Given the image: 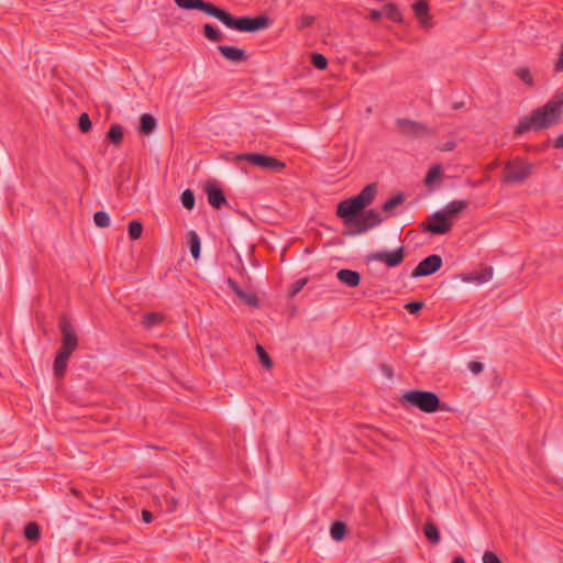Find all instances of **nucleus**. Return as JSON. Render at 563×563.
<instances>
[{
    "label": "nucleus",
    "instance_id": "49",
    "mask_svg": "<svg viewBox=\"0 0 563 563\" xmlns=\"http://www.w3.org/2000/svg\"><path fill=\"white\" fill-rule=\"evenodd\" d=\"M380 16H382V12H379V11H377V10H373V11L371 12V18H372L373 20H375V21H376V20H378Z\"/></svg>",
    "mask_w": 563,
    "mask_h": 563
},
{
    "label": "nucleus",
    "instance_id": "3",
    "mask_svg": "<svg viewBox=\"0 0 563 563\" xmlns=\"http://www.w3.org/2000/svg\"><path fill=\"white\" fill-rule=\"evenodd\" d=\"M563 107V91H559L544 106L531 111L530 115L522 118L515 133L520 135L532 130L539 132L549 129L561 121Z\"/></svg>",
    "mask_w": 563,
    "mask_h": 563
},
{
    "label": "nucleus",
    "instance_id": "30",
    "mask_svg": "<svg viewBox=\"0 0 563 563\" xmlns=\"http://www.w3.org/2000/svg\"><path fill=\"white\" fill-rule=\"evenodd\" d=\"M441 175H442V167H441V165L432 166L429 169V172H428V174H427V176L424 178L426 186H428V187L432 186L433 183L441 177Z\"/></svg>",
    "mask_w": 563,
    "mask_h": 563
},
{
    "label": "nucleus",
    "instance_id": "36",
    "mask_svg": "<svg viewBox=\"0 0 563 563\" xmlns=\"http://www.w3.org/2000/svg\"><path fill=\"white\" fill-rule=\"evenodd\" d=\"M78 128L82 133H88L92 129V122L88 113L84 112L79 115Z\"/></svg>",
    "mask_w": 563,
    "mask_h": 563
},
{
    "label": "nucleus",
    "instance_id": "37",
    "mask_svg": "<svg viewBox=\"0 0 563 563\" xmlns=\"http://www.w3.org/2000/svg\"><path fill=\"white\" fill-rule=\"evenodd\" d=\"M311 64L320 70H323L328 67V60L323 54L312 53L311 54Z\"/></svg>",
    "mask_w": 563,
    "mask_h": 563
},
{
    "label": "nucleus",
    "instance_id": "1",
    "mask_svg": "<svg viewBox=\"0 0 563 563\" xmlns=\"http://www.w3.org/2000/svg\"><path fill=\"white\" fill-rule=\"evenodd\" d=\"M377 194L376 184L366 185L358 195L338 203L336 216L343 220V235L355 236L378 227L384 219L375 209L363 210L369 206Z\"/></svg>",
    "mask_w": 563,
    "mask_h": 563
},
{
    "label": "nucleus",
    "instance_id": "46",
    "mask_svg": "<svg viewBox=\"0 0 563 563\" xmlns=\"http://www.w3.org/2000/svg\"><path fill=\"white\" fill-rule=\"evenodd\" d=\"M142 519L145 523H151L153 521L152 512L146 509L142 510Z\"/></svg>",
    "mask_w": 563,
    "mask_h": 563
},
{
    "label": "nucleus",
    "instance_id": "5",
    "mask_svg": "<svg viewBox=\"0 0 563 563\" xmlns=\"http://www.w3.org/2000/svg\"><path fill=\"white\" fill-rule=\"evenodd\" d=\"M533 165L523 158L516 157L505 164L501 181L508 185L525 183L532 174Z\"/></svg>",
    "mask_w": 563,
    "mask_h": 563
},
{
    "label": "nucleus",
    "instance_id": "6",
    "mask_svg": "<svg viewBox=\"0 0 563 563\" xmlns=\"http://www.w3.org/2000/svg\"><path fill=\"white\" fill-rule=\"evenodd\" d=\"M239 161H246L264 170L282 172L286 164L274 156H268L261 153H245L236 157Z\"/></svg>",
    "mask_w": 563,
    "mask_h": 563
},
{
    "label": "nucleus",
    "instance_id": "17",
    "mask_svg": "<svg viewBox=\"0 0 563 563\" xmlns=\"http://www.w3.org/2000/svg\"><path fill=\"white\" fill-rule=\"evenodd\" d=\"M467 206L468 202L466 200H453L449 202L441 212H444L451 220V218H456L461 212H463Z\"/></svg>",
    "mask_w": 563,
    "mask_h": 563
},
{
    "label": "nucleus",
    "instance_id": "40",
    "mask_svg": "<svg viewBox=\"0 0 563 563\" xmlns=\"http://www.w3.org/2000/svg\"><path fill=\"white\" fill-rule=\"evenodd\" d=\"M483 563H501V561L494 552L486 551L483 555Z\"/></svg>",
    "mask_w": 563,
    "mask_h": 563
},
{
    "label": "nucleus",
    "instance_id": "13",
    "mask_svg": "<svg viewBox=\"0 0 563 563\" xmlns=\"http://www.w3.org/2000/svg\"><path fill=\"white\" fill-rule=\"evenodd\" d=\"M218 51L225 59L232 63H243L249 58L244 49L235 46L219 45Z\"/></svg>",
    "mask_w": 563,
    "mask_h": 563
},
{
    "label": "nucleus",
    "instance_id": "33",
    "mask_svg": "<svg viewBox=\"0 0 563 563\" xmlns=\"http://www.w3.org/2000/svg\"><path fill=\"white\" fill-rule=\"evenodd\" d=\"M93 221L98 228H108L110 225V217L106 211H97L93 214Z\"/></svg>",
    "mask_w": 563,
    "mask_h": 563
},
{
    "label": "nucleus",
    "instance_id": "22",
    "mask_svg": "<svg viewBox=\"0 0 563 563\" xmlns=\"http://www.w3.org/2000/svg\"><path fill=\"white\" fill-rule=\"evenodd\" d=\"M405 199V194L398 192L382 206L383 212L387 213L388 216H394V209L401 206Z\"/></svg>",
    "mask_w": 563,
    "mask_h": 563
},
{
    "label": "nucleus",
    "instance_id": "24",
    "mask_svg": "<svg viewBox=\"0 0 563 563\" xmlns=\"http://www.w3.org/2000/svg\"><path fill=\"white\" fill-rule=\"evenodd\" d=\"M202 33L210 42H220L223 40V33L210 23H206L202 26Z\"/></svg>",
    "mask_w": 563,
    "mask_h": 563
},
{
    "label": "nucleus",
    "instance_id": "44",
    "mask_svg": "<svg viewBox=\"0 0 563 563\" xmlns=\"http://www.w3.org/2000/svg\"><path fill=\"white\" fill-rule=\"evenodd\" d=\"M554 67L556 71H563V44L561 46V52L559 54V58L555 62Z\"/></svg>",
    "mask_w": 563,
    "mask_h": 563
},
{
    "label": "nucleus",
    "instance_id": "11",
    "mask_svg": "<svg viewBox=\"0 0 563 563\" xmlns=\"http://www.w3.org/2000/svg\"><path fill=\"white\" fill-rule=\"evenodd\" d=\"M443 265L442 257L438 254H432L423 258L412 271L411 277H424L437 273Z\"/></svg>",
    "mask_w": 563,
    "mask_h": 563
},
{
    "label": "nucleus",
    "instance_id": "19",
    "mask_svg": "<svg viewBox=\"0 0 563 563\" xmlns=\"http://www.w3.org/2000/svg\"><path fill=\"white\" fill-rule=\"evenodd\" d=\"M492 277H493V268L492 267H485L479 273L462 275V279L464 282H476L478 284L486 283Z\"/></svg>",
    "mask_w": 563,
    "mask_h": 563
},
{
    "label": "nucleus",
    "instance_id": "35",
    "mask_svg": "<svg viewBox=\"0 0 563 563\" xmlns=\"http://www.w3.org/2000/svg\"><path fill=\"white\" fill-rule=\"evenodd\" d=\"M239 299H241L245 305L250 307H257L258 306V298L253 292H245L242 290L238 296Z\"/></svg>",
    "mask_w": 563,
    "mask_h": 563
},
{
    "label": "nucleus",
    "instance_id": "29",
    "mask_svg": "<svg viewBox=\"0 0 563 563\" xmlns=\"http://www.w3.org/2000/svg\"><path fill=\"white\" fill-rule=\"evenodd\" d=\"M143 232V224L137 220H132L128 225V233L131 240H139Z\"/></svg>",
    "mask_w": 563,
    "mask_h": 563
},
{
    "label": "nucleus",
    "instance_id": "2",
    "mask_svg": "<svg viewBox=\"0 0 563 563\" xmlns=\"http://www.w3.org/2000/svg\"><path fill=\"white\" fill-rule=\"evenodd\" d=\"M175 3L184 10H199L206 14L219 20L223 25L239 32L254 33L265 30L269 26L271 21L266 15L257 16H234L224 9L203 0H174Z\"/></svg>",
    "mask_w": 563,
    "mask_h": 563
},
{
    "label": "nucleus",
    "instance_id": "45",
    "mask_svg": "<svg viewBox=\"0 0 563 563\" xmlns=\"http://www.w3.org/2000/svg\"><path fill=\"white\" fill-rule=\"evenodd\" d=\"M456 146V143L454 141H449L446 143H444L440 150L441 151H445V152H450V151H453Z\"/></svg>",
    "mask_w": 563,
    "mask_h": 563
},
{
    "label": "nucleus",
    "instance_id": "32",
    "mask_svg": "<svg viewBox=\"0 0 563 563\" xmlns=\"http://www.w3.org/2000/svg\"><path fill=\"white\" fill-rule=\"evenodd\" d=\"M255 350H256L257 356H258L260 361L262 362V364L264 365V367L272 368L273 361H272L271 356L268 355V353L265 351V349L261 344H256Z\"/></svg>",
    "mask_w": 563,
    "mask_h": 563
},
{
    "label": "nucleus",
    "instance_id": "48",
    "mask_svg": "<svg viewBox=\"0 0 563 563\" xmlns=\"http://www.w3.org/2000/svg\"><path fill=\"white\" fill-rule=\"evenodd\" d=\"M554 147H555V148H563V133H562V134H560V135L556 137V140H555V142H554Z\"/></svg>",
    "mask_w": 563,
    "mask_h": 563
},
{
    "label": "nucleus",
    "instance_id": "21",
    "mask_svg": "<svg viewBox=\"0 0 563 563\" xmlns=\"http://www.w3.org/2000/svg\"><path fill=\"white\" fill-rule=\"evenodd\" d=\"M123 136V128L118 123L112 124L107 133L108 141L114 146H120L122 144Z\"/></svg>",
    "mask_w": 563,
    "mask_h": 563
},
{
    "label": "nucleus",
    "instance_id": "10",
    "mask_svg": "<svg viewBox=\"0 0 563 563\" xmlns=\"http://www.w3.org/2000/svg\"><path fill=\"white\" fill-rule=\"evenodd\" d=\"M396 126L401 135L410 139H418L432 133L428 125L410 119H397Z\"/></svg>",
    "mask_w": 563,
    "mask_h": 563
},
{
    "label": "nucleus",
    "instance_id": "16",
    "mask_svg": "<svg viewBox=\"0 0 563 563\" xmlns=\"http://www.w3.org/2000/svg\"><path fill=\"white\" fill-rule=\"evenodd\" d=\"M157 126L156 119L150 114L144 113L140 118V125H139V132L144 135L152 134Z\"/></svg>",
    "mask_w": 563,
    "mask_h": 563
},
{
    "label": "nucleus",
    "instance_id": "28",
    "mask_svg": "<svg viewBox=\"0 0 563 563\" xmlns=\"http://www.w3.org/2000/svg\"><path fill=\"white\" fill-rule=\"evenodd\" d=\"M163 321V316L157 312H150L143 317L142 324L146 329H151Z\"/></svg>",
    "mask_w": 563,
    "mask_h": 563
},
{
    "label": "nucleus",
    "instance_id": "14",
    "mask_svg": "<svg viewBox=\"0 0 563 563\" xmlns=\"http://www.w3.org/2000/svg\"><path fill=\"white\" fill-rule=\"evenodd\" d=\"M336 278L349 287H357L361 283V274L356 271L342 268L336 273Z\"/></svg>",
    "mask_w": 563,
    "mask_h": 563
},
{
    "label": "nucleus",
    "instance_id": "4",
    "mask_svg": "<svg viewBox=\"0 0 563 563\" xmlns=\"http://www.w3.org/2000/svg\"><path fill=\"white\" fill-rule=\"evenodd\" d=\"M401 402L404 405L418 408L419 410L427 413L451 410V407L448 404L442 402L435 393L429 390H408L402 394Z\"/></svg>",
    "mask_w": 563,
    "mask_h": 563
},
{
    "label": "nucleus",
    "instance_id": "51",
    "mask_svg": "<svg viewBox=\"0 0 563 563\" xmlns=\"http://www.w3.org/2000/svg\"><path fill=\"white\" fill-rule=\"evenodd\" d=\"M453 563H466L462 556H455Z\"/></svg>",
    "mask_w": 563,
    "mask_h": 563
},
{
    "label": "nucleus",
    "instance_id": "12",
    "mask_svg": "<svg viewBox=\"0 0 563 563\" xmlns=\"http://www.w3.org/2000/svg\"><path fill=\"white\" fill-rule=\"evenodd\" d=\"M208 202L214 208L220 209L228 205L223 190L216 180H208L205 185Z\"/></svg>",
    "mask_w": 563,
    "mask_h": 563
},
{
    "label": "nucleus",
    "instance_id": "18",
    "mask_svg": "<svg viewBox=\"0 0 563 563\" xmlns=\"http://www.w3.org/2000/svg\"><path fill=\"white\" fill-rule=\"evenodd\" d=\"M186 236L191 256L195 260H199L201 251V242L199 235L197 234L196 231H188Z\"/></svg>",
    "mask_w": 563,
    "mask_h": 563
},
{
    "label": "nucleus",
    "instance_id": "26",
    "mask_svg": "<svg viewBox=\"0 0 563 563\" xmlns=\"http://www.w3.org/2000/svg\"><path fill=\"white\" fill-rule=\"evenodd\" d=\"M24 536L31 542H37L41 538V529L36 522H29L24 528Z\"/></svg>",
    "mask_w": 563,
    "mask_h": 563
},
{
    "label": "nucleus",
    "instance_id": "31",
    "mask_svg": "<svg viewBox=\"0 0 563 563\" xmlns=\"http://www.w3.org/2000/svg\"><path fill=\"white\" fill-rule=\"evenodd\" d=\"M180 200H181L184 208H186L187 210L194 209L196 199H195V195H194L192 190H190V189L184 190L181 192Z\"/></svg>",
    "mask_w": 563,
    "mask_h": 563
},
{
    "label": "nucleus",
    "instance_id": "47",
    "mask_svg": "<svg viewBox=\"0 0 563 563\" xmlns=\"http://www.w3.org/2000/svg\"><path fill=\"white\" fill-rule=\"evenodd\" d=\"M380 369L382 372L388 377V378H391L393 377V369L390 366L386 365V364H382L380 365Z\"/></svg>",
    "mask_w": 563,
    "mask_h": 563
},
{
    "label": "nucleus",
    "instance_id": "25",
    "mask_svg": "<svg viewBox=\"0 0 563 563\" xmlns=\"http://www.w3.org/2000/svg\"><path fill=\"white\" fill-rule=\"evenodd\" d=\"M347 532L346 525L343 521H334L331 525L330 534L335 541H342Z\"/></svg>",
    "mask_w": 563,
    "mask_h": 563
},
{
    "label": "nucleus",
    "instance_id": "27",
    "mask_svg": "<svg viewBox=\"0 0 563 563\" xmlns=\"http://www.w3.org/2000/svg\"><path fill=\"white\" fill-rule=\"evenodd\" d=\"M384 14L394 22H401L402 15L399 9L394 3H388L383 9Z\"/></svg>",
    "mask_w": 563,
    "mask_h": 563
},
{
    "label": "nucleus",
    "instance_id": "42",
    "mask_svg": "<svg viewBox=\"0 0 563 563\" xmlns=\"http://www.w3.org/2000/svg\"><path fill=\"white\" fill-rule=\"evenodd\" d=\"M227 284L236 296L243 290L239 286V284L231 277L227 278Z\"/></svg>",
    "mask_w": 563,
    "mask_h": 563
},
{
    "label": "nucleus",
    "instance_id": "43",
    "mask_svg": "<svg viewBox=\"0 0 563 563\" xmlns=\"http://www.w3.org/2000/svg\"><path fill=\"white\" fill-rule=\"evenodd\" d=\"M314 22V18L313 16H310V15H305L301 18L300 20V25L299 27L300 29H306V27H309L310 25H312V23Z\"/></svg>",
    "mask_w": 563,
    "mask_h": 563
},
{
    "label": "nucleus",
    "instance_id": "9",
    "mask_svg": "<svg viewBox=\"0 0 563 563\" xmlns=\"http://www.w3.org/2000/svg\"><path fill=\"white\" fill-rule=\"evenodd\" d=\"M405 260V247L399 246L394 251H377L368 253L365 256V262H380L384 263L388 268L399 266Z\"/></svg>",
    "mask_w": 563,
    "mask_h": 563
},
{
    "label": "nucleus",
    "instance_id": "15",
    "mask_svg": "<svg viewBox=\"0 0 563 563\" xmlns=\"http://www.w3.org/2000/svg\"><path fill=\"white\" fill-rule=\"evenodd\" d=\"M71 354L63 351H57L56 357L54 360L53 369L56 377L60 378L65 375L68 361Z\"/></svg>",
    "mask_w": 563,
    "mask_h": 563
},
{
    "label": "nucleus",
    "instance_id": "39",
    "mask_svg": "<svg viewBox=\"0 0 563 563\" xmlns=\"http://www.w3.org/2000/svg\"><path fill=\"white\" fill-rule=\"evenodd\" d=\"M306 284H307V279H305V278L298 279L297 282H295L291 285V288H290V291H289V296L290 297L296 296L299 291H301V289L305 287Z\"/></svg>",
    "mask_w": 563,
    "mask_h": 563
},
{
    "label": "nucleus",
    "instance_id": "8",
    "mask_svg": "<svg viewBox=\"0 0 563 563\" xmlns=\"http://www.w3.org/2000/svg\"><path fill=\"white\" fill-rule=\"evenodd\" d=\"M420 225L423 232L442 235L451 231L453 223L444 212L437 211L431 213Z\"/></svg>",
    "mask_w": 563,
    "mask_h": 563
},
{
    "label": "nucleus",
    "instance_id": "34",
    "mask_svg": "<svg viewBox=\"0 0 563 563\" xmlns=\"http://www.w3.org/2000/svg\"><path fill=\"white\" fill-rule=\"evenodd\" d=\"M516 75L522 80L528 87L533 86V78L531 71L527 67H520L516 69Z\"/></svg>",
    "mask_w": 563,
    "mask_h": 563
},
{
    "label": "nucleus",
    "instance_id": "20",
    "mask_svg": "<svg viewBox=\"0 0 563 563\" xmlns=\"http://www.w3.org/2000/svg\"><path fill=\"white\" fill-rule=\"evenodd\" d=\"M413 10H415L416 16L420 20L421 25L423 27H428L429 26V16H428L429 5H428L427 1L420 0V1L416 2L413 4Z\"/></svg>",
    "mask_w": 563,
    "mask_h": 563
},
{
    "label": "nucleus",
    "instance_id": "50",
    "mask_svg": "<svg viewBox=\"0 0 563 563\" xmlns=\"http://www.w3.org/2000/svg\"><path fill=\"white\" fill-rule=\"evenodd\" d=\"M498 166H499L498 162H497V161H495V162H493V163L488 166V170H493V169L497 168Z\"/></svg>",
    "mask_w": 563,
    "mask_h": 563
},
{
    "label": "nucleus",
    "instance_id": "41",
    "mask_svg": "<svg viewBox=\"0 0 563 563\" xmlns=\"http://www.w3.org/2000/svg\"><path fill=\"white\" fill-rule=\"evenodd\" d=\"M468 368L473 374L478 375L483 372L484 366L481 362L472 361L468 363Z\"/></svg>",
    "mask_w": 563,
    "mask_h": 563
},
{
    "label": "nucleus",
    "instance_id": "38",
    "mask_svg": "<svg viewBox=\"0 0 563 563\" xmlns=\"http://www.w3.org/2000/svg\"><path fill=\"white\" fill-rule=\"evenodd\" d=\"M423 305L424 303L422 301H410L405 305V308L409 313L415 314L422 309Z\"/></svg>",
    "mask_w": 563,
    "mask_h": 563
},
{
    "label": "nucleus",
    "instance_id": "7",
    "mask_svg": "<svg viewBox=\"0 0 563 563\" xmlns=\"http://www.w3.org/2000/svg\"><path fill=\"white\" fill-rule=\"evenodd\" d=\"M58 328L62 335V344L59 351L73 354L78 347L77 333L66 314H62L58 321Z\"/></svg>",
    "mask_w": 563,
    "mask_h": 563
},
{
    "label": "nucleus",
    "instance_id": "23",
    "mask_svg": "<svg viewBox=\"0 0 563 563\" xmlns=\"http://www.w3.org/2000/svg\"><path fill=\"white\" fill-rule=\"evenodd\" d=\"M423 533L432 544H438L441 540L440 531L432 521L426 522L423 527Z\"/></svg>",
    "mask_w": 563,
    "mask_h": 563
}]
</instances>
